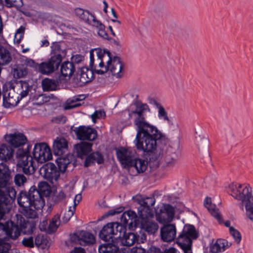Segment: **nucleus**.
Masks as SVG:
<instances>
[{
    "instance_id": "obj_1",
    "label": "nucleus",
    "mask_w": 253,
    "mask_h": 253,
    "mask_svg": "<svg viewBox=\"0 0 253 253\" xmlns=\"http://www.w3.org/2000/svg\"><path fill=\"white\" fill-rule=\"evenodd\" d=\"M134 106L133 110H129L128 116L133 120L136 127L135 146L138 150L151 153L157 159L164 155L169 139L155 126L147 122L145 113L150 111L147 104L137 101Z\"/></svg>"
},
{
    "instance_id": "obj_2",
    "label": "nucleus",
    "mask_w": 253,
    "mask_h": 253,
    "mask_svg": "<svg viewBox=\"0 0 253 253\" xmlns=\"http://www.w3.org/2000/svg\"><path fill=\"white\" fill-rule=\"evenodd\" d=\"M16 195L15 189L8 187L5 192L0 189V220L2 219L5 213L9 211L11 208V204ZM35 225L26 220L21 215L17 216V222L11 220L7 221L4 224L0 222V240H16L20 235L21 232L24 234H30L33 233Z\"/></svg>"
},
{
    "instance_id": "obj_3",
    "label": "nucleus",
    "mask_w": 253,
    "mask_h": 253,
    "mask_svg": "<svg viewBox=\"0 0 253 253\" xmlns=\"http://www.w3.org/2000/svg\"><path fill=\"white\" fill-rule=\"evenodd\" d=\"M18 205L22 207L23 214L27 218L34 219L38 217L37 211L44 206L42 198L35 186H32L28 192L21 191L17 196Z\"/></svg>"
},
{
    "instance_id": "obj_4",
    "label": "nucleus",
    "mask_w": 253,
    "mask_h": 253,
    "mask_svg": "<svg viewBox=\"0 0 253 253\" xmlns=\"http://www.w3.org/2000/svg\"><path fill=\"white\" fill-rule=\"evenodd\" d=\"M228 192L235 199L241 201L242 209L244 206L247 216L253 222V196L251 188L232 183L229 185Z\"/></svg>"
},
{
    "instance_id": "obj_5",
    "label": "nucleus",
    "mask_w": 253,
    "mask_h": 253,
    "mask_svg": "<svg viewBox=\"0 0 253 253\" xmlns=\"http://www.w3.org/2000/svg\"><path fill=\"white\" fill-rule=\"evenodd\" d=\"M52 148L54 155L59 156L56 160L58 169L62 173H64L73 158V155L70 154H67L65 157H61L68 151V142L63 138L57 137L53 142Z\"/></svg>"
},
{
    "instance_id": "obj_6",
    "label": "nucleus",
    "mask_w": 253,
    "mask_h": 253,
    "mask_svg": "<svg viewBox=\"0 0 253 253\" xmlns=\"http://www.w3.org/2000/svg\"><path fill=\"white\" fill-rule=\"evenodd\" d=\"M126 230V227L118 222H111L105 225L100 231L99 236L105 241L113 240V239L121 238Z\"/></svg>"
},
{
    "instance_id": "obj_7",
    "label": "nucleus",
    "mask_w": 253,
    "mask_h": 253,
    "mask_svg": "<svg viewBox=\"0 0 253 253\" xmlns=\"http://www.w3.org/2000/svg\"><path fill=\"white\" fill-rule=\"evenodd\" d=\"M197 237V233L194 226L191 225H186L182 232L177 238L176 243L184 252L192 250V239H196Z\"/></svg>"
},
{
    "instance_id": "obj_8",
    "label": "nucleus",
    "mask_w": 253,
    "mask_h": 253,
    "mask_svg": "<svg viewBox=\"0 0 253 253\" xmlns=\"http://www.w3.org/2000/svg\"><path fill=\"white\" fill-rule=\"evenodd\" d=\"M16 157L18 159L17 167L22 169V171L25 174L30 175L35 172L34 162L32 157L29 155L28 151L19 149L16 153Z\"/></svg>"
},
{
    "instance_id": "obj_9",
    "label": "nucleus",
    "mask_w": 253,
    "mask_h": 253,
    "mask_svg": "<svg viewBox=\"0 0 253 253\" xmlns=\"http://www.w3.org/2000/svg\"><path fill=\"white\" fill-rule=\"evenodd\" d=\"M95 52L97 56L96 61H99V68H100L96 70V73L103 75L108 71V67L113 61V57L112 56L111 53L106 49H95Z\"/></svg>"
},
{
    "instance_id": "obj_10",
    "label": "nucleus",
    "mask_w": 253,
    "mask_h": 253,
    "mask_svg": "<svg viewBox=\"0 0 253 253\" xmlns=\"http://www.w3.org/2000/svg\"><path fill=\"white\" fill-rule=\"evenodd\" d=\"M33 155L38 162L43 163L52 159L50 149L45 143H37L35 145Z\"/></svg>"
},
{
    "instance_id": "obj_11",
    "label": "nucleus",
    "mask_w": 253,
    "mask_h": 253,
    "mask_svg": "<svg viewBox=\"0 0 253 253\" xmlns=\"http://www.w3.org/2000/svg\"><path fill=\"white\" fill-rule=\"evenodd\" d=\"M62 60V57L59 55L51 56L47 60L39 65V70L42 74L49 75L58 69Z\"/></svg>"
},
{
    "instance_id": "obj_12",
    "label": "nucleus",
    "mask_w": 253,
    "mask_h": 253,
    "mask_svg": "<svg viewBox=\"0 0 253 253\" xmlns=\"http://www.w3.org/2000/svg\"><path fill=\"white\" fill-rule=\"evenodd\" d=\"M117 158L125 168L131 167V164L136 156V152L124 148L118 150L116 152Z\"/></svg>"
},
{
    "instance_id": "obj_13",
    "label": "nucleus",
    "mask_w": 253,
    "mask_h": 253,
    "mask_svg": "<svg viewBox=\"0 0 253 253\" xmlns=\"http://www.w3.org/2000/svg\"><path fill=\"white\" fill-rule=\"evenodd\" d=\"M77 138L81 140L93 141L97 136V131L91 127L85 126H80L74 130Z\"/></svg>"
},
{
    "instance_id": "obj_14",
    "label": "nucleus",
    "mask_w": 253,
    "mask_h": 253,
    "mask_svg": "<svg viewBox=\"0 0 253 253\" xmlns=\"http://www.w3.org/2000/svg\"><path fill=\"white\" fill-rule=\"evenodd\" d=\"M40 172L45 179L51 182L54 180L57 181L60 175V172H62L59 169V170L57 169L54 164L51 163L44 165L41 168Z\"/></svg>"
},
{
    "instance_id": "obj_15",
    "label": "nucleus",
    "mask_w": 253,
    "mask_h": 253,
    "mask_svg": "<svg viewBox=\"0 0 253 253\" xmlns=\"http://www.w3.org/2000/svg\"><path fill=\"white\" fill-rule=\"evenodd\" d=\"M80 73L73 79V81L77 86H83L93 79V73L92 69L84 67L80 69Z\"/></svg>"
},
{
    "instance_id": "obj_16",
    "label": "nucleus",
    "mask_w": 253,
    "mask_h": 253,
    "mask_svg": "<svg viewBox=\"0 0 253 253\" xmlns=\"http://www.w3.org/2000/svg\"><path fill=\"white\" fill-rule=\"evenodd\" d=\"M20 99L15 89L10 88L3 94V106L6 108H11L17 105Z\"/></svg>"
},
{
    "instance_id": "obj_17",
    "label": "nucleus",
    "mask_w": 253,
    "mask_h": 253,
    "mask_svg": "<svg viewBox=\"0 0 253 253\" xmlns=\"http://www.w3.org/2000/svg\"><path fill=\"white\" fill-rule=\"evenodd\" d=\"M125 64L122 59L119 56H114L113 61L108 67V71H110L112 76L117 78L123 77L124 73Z\"/></svg>"
},
{
    "instance_id": "obj_18",
    "label": "nucleus",
    "mask_w": 253,
    "mask_h": 253,
    "mask_svg": "<svg viewBox=\"0 0 253 253\" xmlns=\"http://www.w3.org/2000/svg\"><path fill=\"white\" fill-rule=\"evenodd\" d=\"M5 141L11 147L17 148L26 144L27 140L26 137L20 132L6 134L4 136Z\"/></svg>"
},
{
    "instance_id": "obj_19",
    "label": "nucleus",
    "mask_w": 253,
    "mask_h": 253,
    "mask_svg": "<svg viewBox=\"0 0 253 253\" xmlns=\"http://www.w3.org/2000/svg\"><path fill=\"white\" fill-rule=\"evenodd\" d=\"M155 200L154 197H147L140 201V207L138 208V215L148 216H154V213L151 207L154 205Z\"/></svg>"
},
{
    "instance_id": "obj_20",
    "label": "nucleus",
    "mask_w": 253,
    "mask_h": 253,
    "mask_svg": "<svg viewBox=\"0 0 253 253\" xmlns=\"http://www.w3.org/2000/svg\"><path fill=\"white\" fill-rule=\"evenodd\" d=\"M121 222L125 225L128 224L129 228L136 227L140 220L136 213L132 211L124 212L121 217Z\"/></svg>"
},
{
    "instance_id": "obj_21",
    "label": "nucleus",
    "mask_w": 253,
    "mask_h": 253,
    "mask_svg": "<svg viewBox=\"0 0 253 253\" xmlns=\"http://www.w3.org/2000/svg\"><path fill=\"white\" fill-rule=\"evenodd\" d=\"M153 217L148 216V215L139 216L140 219L139 223H140L142 228L149 234H154L157 231L159 228L158 224L151 219Z\"/></svg>"
},
{
    "instance_id": "obj_22",
    "label": "nucleus",
    "mask_w": 253,
    "mask_h": 253,
    "mask_svg": "<svg viewBox=\"0 0 253 253\" xmlns=\"http://www.w3.org/2000/svg\"><path fill=\"white\" fill-rule=\"evenodd\" d=\"M176 228L172 224L164 225L161 229V239L164 242H171L173 241L176 236Z\"/></svg>"
},
{
    "instance_id": "obj_23",
    "label": "nucleus",
    "mask_w": 253,
    "mask_h": 253,
    "mask_svg": "<svg viewBox=\"0 0 253 253\" xmlns=\"http://www.w3.org/2000/svg\"><path fill=\"white\" fill-rule=\"evenodd\" d=\"M11 178V170L8 166L0 163V188H5L9 185Z\"/></svg>"
},
{
    "instance_id": "obj_24",
    "label": "nucleus",
    "mask_w": 253,
    "mask_h": 253,
    "mask_svg": "<svg viewBox=\"0 0 253 253\" xmlns=\"http://www.w3.org/2000/svg\"><path fill=\"white\" fill-rule=\"evenodd\" d=\"M174 215V210L173 207L169 204L164 205L161 212L158 216V220L160 223L170 222Z\"/></svg>"
},
{
    "instance_id": "obj_25",
    "label": "nucleus",
    "mask_w": 253,
    "mask_h": 253,
    "mask_svg": "<svg viewBox=\"0 0 253 253\" xmlns=\"http://www.w3.org/2000/svg\"><path fill=\"white\" fill-rule=\"evenodd\" d=\"M92 146L91 143L85 142L76 144L74 148L78 157L82 159L86 158V157L92 150Z\"/></svg>"
},
{
    "instance_id": "obj_26",
    "label": "nucleus",
    "mask_w": 253,
    "mask_h": 253,
    "mask_svg": "<svg viewBox=\"0 0 253 253\" xmlns=\"http://www.w3.org/2000/svg\"><path fill=\"white\" fill-rule=\"evenodd\" d=\"M15 89L17 95L19 96L20 100L29 95L32 89V86L30 85L26 81H20L16 84V86L13 88Z\"/></svg>"
},
{
    "instance_id": "obj_27",
    "label": "nucleus",
    "mask_w": 253,
    "mask_h": 253,
    "mask_svg": "<svg viewBox=\"0 0 253 253\" xmlns=\"http://www.w3.org/2000/svg\"><path fill=\"white\" fill-rule=\"evenodd\" d=\"M75 15L85 23L90 25L96 17L88 10L77 7L74 9Z\"/></svg>"
},
{
    "instance_id": "obj_28",
    "label": "nucleus",
    "mask_w": 253,
    "mask_h": 253,
    "mask_svg": "<svg viewBox=\"0 0 253 253\" xmlns=\"http://www.w3.org/2000/svg\"><path fill=\"white\" fill-rule=\"evenodd\" d=\"M13 59V55L10 49L0 44V65L5 66L9 64Z\"/></svg>"
},
{
    "instance_id": "obj_29",
    "label": "nucleus",
    "mask_w": 253,
    "mask_h": 253,
    "mask_svg": "<svg viewBox=\"0 0 253 253\" xmlns=\"http://www.w3.org/2000/svg\"><path fill=\"white\" fill-rule=\"evenodd\" d=\"M204 205L211 214L220 223H221L222 219L220 216L219 210L216 207L214 204L211 203V200L210 198L207 197L205 199Z\"/></svg>"
},
{
    "instance_id": "obj_30",
    "label": "nucleus",
    "mask_w": 253,
    "mask_h": 253,
    "mask_svg": "<svg viewBox=\"0 0 253 253\" xmlns=\"http://www.w3.org/2000/svg\"><path fill=\"white\" fill-rule=\"evenodd\" d=\"M138 236L136 234L131 232L126 233L125 231L119 238L122 245L130 247L138 241Z\"/></svg>"
},
{
    "instance_id": "obj_31",
    "label": "nucleus",
    "mask_w": 253,
    "mask_h": 253,
    "mask_svg": "<svg viewBox=\"0 0 253 253\" xmlns=\"http://www.w3.org/2000/svg\"><path fill=\"white\" fill-rule=\"evenodd\" d=\"M94 162H97L98 164H102L104 162L103 156L99 152H95L88 155L86 157L84 163L85 167H88Z\"/></svg>"
},
{
    "instance_id": "obj_32",
    "label": "nucleus",
    "mask_w": 253,
    "mask_h": 253,
    "mask_svg": "<svg viewBox=\"0 0 253 253\" xmlns=\"http://www.w3.org/2000/svg\"><path fill=\"white\" fill-rule=\"evenodd\" d=\"M14 154L13 149L6 144H2L0 146V160L7 162L11 160Z\"/></svg>"
},
{
    "instance_id": "obj_33",
    "label": "nucleus",
    "mask_w": 253,
    "mask_h": 253,
    "mask_svg": "<svg viewBox=\"0 0 253 253\" xmlns=\"http://www.w3.org/2000/svg\"><path fill=\"white\" fill-rule=\"evenodd\" d=\"M229 246L226 240L218 239L216 242L210 247L211 253H219L224 252Z\"/></svg>"
},
{
    "instance_id": "obj_34",
    "label": "nucleus",
    "mask_w": 253,
    "mask_h": 253,
    "mask_svg": "<svg viewBox=\"0 0 253 253\" xmlns=\"http://www.w3.org/2000/svg\"><path fill=\"white\" fill-rule=\"evenodd\" d=\"M147 167L148 162L147 160L136 158L135 156L134 161L132 162L131 167H134L138 173H141L145 171Z\"/></svg>"
},
{
    "instance_id": "obj_35",
    "label": "nucleus",
    "mask_w": 253,
    "mask_h": 253,
    "mask_svg": "<svg viewBox=\"0 0 253 253\" xmlns=\"http://www.w3.org/2000/svg\"><path fill=\"white\" fill-rule=\"evenodd\" d=\"M75 71V67L73 62L66 61L61 65L60 72L64 77H71Z\"/></svg>"
},
{
    "instance_id": "obj_36",
    "label": "nucleus",
    "mask_w": 253,
    "mask_h": 253,
    "mask_svg": "<svg viewBox=\"0 0 253 253\" xmlns=\"http://www.w3.org/2000/svg\"><path fill=\"white\" fill-rule=\"evenodd\" d=\"M42 85L44 91H54L57 89L58 82L54 79L45 78L42 81Z\"/></svg>"
},
{
    "instance_id": "obj_37",
    "label": "nucleus",
    "mask_w": 253,
    "mask_h": 253,
    "mask_svg": "<svg viewBox=\"0 0 253 253\" xmlns=\"http://www.w3.org/2000/svg\"><path fill=\"white\" fill-rule=\"evenodd\" d=\"M75 235L77 236L79 241L83 242L84 245L92 244L95 242V238L93 234L85 231H81Z\"/></svg>"
},
{
    "instance_id": "obj_38",
    "label": "nucleus",
    "mask_w": 253,
    "mask_h": 253,
    "mask_svg": "<svg viewBox=\"0 0 253 253\" xmlns=\"http://www.w3.org/2000/svg\"><path fill=\"white\" fill-rule=\"evenodd\" d=\"M90 25L97 29V33L100 37L104 39H108L109 36L105 30V26L100 21L95 18Z\"/></svg>"
},
{
    "instance_id": "obj_39",
    "label": "nucleus",
    "mask_w": 253,
    "mask_h": 253,
    "mask_svg": "<svg viewBox=\"0 0 253 253\" xmlns=\"http://www.w3.org/2000/svg\"><path fill=\"white\" fill-rule=\"evenodd\" d=\"M119 247L113 244H105L98 247L99 253H118Z\"/></svg>"
},
{
    "instance_id": "obj_40",
    "label": "nucleus",
    "mask_w": 253,
    "mask_h": 253,
    "mask_svg": "<svg viewBox=\"0 0 253 253\" xmlns=\"http://www.w3.org/2000/svg\"><path fill=\"white\" fill-rule=\"evenodd\" d=\"M60 224V216L58 214L55 215L50 221L47 227V233L51 234L55 232Z\"/></svg>"
},
{
    "instance_id": "obj_41",
    "label": "nucleus",
    "mask_w": 253,
    "mask_h": 253,
    "mask_svg": "<svg viewBox=\"0 0 253 253\" xmlns=\"http://www.w3.org/2000/svg\"><path fill=\"white\" fill-rule=\"evenodd\" d=\"M38 188H37V190L40 193L42 198H43V196H48L50 194V191L49 190V187L48 183L45 181H42L39 183Z\"/></svg>"
},
{
    "instance_id": "obj_42",
    "label": "nucleus",
    "mask_w": 253,
    "mask_h": 253,
    "mask_svg": "<svg viewBox=\"0 0 253 253\" xmlns=\"http://www.w3.org/2000/svg\"><path fill=\"white\" fill-rule=\"evenodd\" d=\"M12 73L14 78H21L25 77L27 75L28 70L22 66L17 65L12 69Z\"/></svg>"
},
{
    "instance_id": "obj_43",
    "label": "nucleus",
    "mask_w": 253,
    "mask_h": 253,
    "mask_svg": "<svg viewBox=\"0 0 253 253\" xmlns=\"http://www.w3.org/2000/svg\"><path fill=\"white\" fill-rule=\"evenodd\" d=\"M176 156L174 153H167L165 157V166L169 168L174 167L176 164Z\"/></svg>"
},
{
    "instance_id": "obj_44",
    "label": "nucleus",
    "mask_w": 253,
    "mask_h": 253,
    "mask_svg": "<svg viewBox=\"0 0 253 253\" xmlns=\"http://www.w3.org/2000/svg\"><path fill=\"white\" fill-rule=\"evenodd\" d=\"M157 109L158 110V117L160 119L168 121L169 124L172 125V123L169 119L168 113L164 107L161 105Z\"/></svg>"
},
{
    "instance_id": "obj_45",
    "label": "nucleus",
    "mask_w": 253,
    "mask_h": 253,
    "mask_svg": "<svg viewBox=\"0 0 253 253\" xmlns=\"http://www.w3.org/2000/svg\"><path fill=\"white\" fill-rule=\"evenodd\" d=\"M66 198V195L65 193L62 190H60L54 195L53 197V200L55 204L63 202L65 203Z\"/></svg>"
},
{
    "instance_id": "obj_46",
    "label": "nucleus",
    "mask_w": 253,
    "mask_h": 253,
    "mask_svg": "<svg viewBox=\"0 0 253 253\" xmlns=\"http://www.w3.org/2000/svg\"><path fill=\"white\" fill-rule=\"evenodd\" d=\"M5 6L7 7L18 8L23 5L22 0H4Z\"/></svg>"
},
{
    "instance_id": "obj_47",
    "label": "nucleus",
    "mask_w": 253,
    "mask_h": 253,
    "mask_svg": "<svg viewBox=\"0 0 253 253\" xmlns=\"http://www.w3.org/2000/svg\"><path fill=\"white\" fill-rule=\"evenodd\" d=\"M21 243L24 247L29 248H33L35 246L34 238L32 236L24 237Z\"/></svg>"
},
{
    "instance_id": "obj_48",
    "label": "nucleus",
    "mask_w": 253,
    "mask_h": 253,
    "mask_svg": "<svg viewBox=\"0 0 253 253\" xmlns=\"http://www.w3.org/2000/svg\"><path fill=\"white\" fill-rule=\"evenodd\" d=\"M14 181L16 185L21 186L26 182L27 178L23 174L18 173L15 175Z\"/></svg>"
},
{
    "instance_id": "obj_49",
    "label": "nucleus",
    "mask_w": 253,
    "mask_h": 253,
    "mask_svg": "<svg viewBox=\"0 0 253 253\" xmlns=\"http://www.w3.org/2000/svg\"><path fill=\"white\" fill-rule=\"evenodd\" d=\"M7 241L4 239L0 240V253H9L11 245L6 242Z\"/></svg>"
},
{
    "instance_id": "obj_50",
    "label": "nucleus",
    "mask_w": 253,
    "mask_h": 253,
    "mask_svg": "<svg viewBox=\"0 0 253 253\" xmlns=\"http://www.w3.org/2000/svg\"><path fill=\"white\" fill-rule=\"evenodd\" d=\"M51 53L54 54L53 56L59 55L62 57L61 53H64L63 51L61 49L60 44L58 42H53L51 46Z\"/></svg>"
},
{
    "instance_id": "obj_51",
    "label": "nucleus",
    "mask_w": 253,
    "mask_h": 253,
    "mask_svg": "<svg viewBox=\"0 0 253 253\" xmlns=\"http://www.w3.org/2000/svg\"><path fill=\"white\" fill-rule=\"evenodd\" d=\"M46 242L47 240L42 234H38L34 240L35 245L38 247L42 244H46Z\"/></svg>"
},
{
    "instance_id": "obj_52",
    "label": "nucleus",
    "mask_w": 253,
    "mask_h": 253,
    "mask_svg": "<svg viewBox=\"0 0 253 253\" xmlns=\"http://www.w3.org/2000/svg\"><path fill=\"white\" fill-rule=\"evenodd\" d=\"M229 231L237 243L239 244L241 240V235L240 232L233 227H229Z\"/></svg>"
},
{
    "instance_id": "obj_53",
    "label": "nucleus",
    "mask_w": 253,
    "mask_h": 253,
    "mask_svg": "<svg viewBox=\"0 0 253 253\" xmlns=\"http://www.w3.org/2000/svg\"><path fill=\"white\" fill-rule=\"evenodd\" d=\"M22 62L26 66H29L33 68H37L38 67L39 64L37 63L34 60L28 58L26 57H24L22 58Z\"/></svg>"
},
{
    "instance_id": "obj_54",
    "label": "nucleus",
    "mask_w": 253,
    "mask_h": 253,
    "mask_svg": "<svg viewBox=\"0 0 253 253\" xmlns=\"http://www.w3.org/2000/svg\"><path fill=\"white\" fill-rule=\"evenodd\" d=\"M75 210L72 207H70L69 210L66 211L62 217V221L64 223H67L74 214Z\"/></svg>"
},
{
    "instance_id": "obj_55",
    "label": "nucleus",
    "mask_w": 253,
    "mask_h": 253,
    "mask_svg": "<svg viewBox=\"0 0 253 253\" xmlns=\"http://www.w3.org/2000/svg\"><path fill=\"white\" fill-rule=\"evenodd\" d=\"M105 116V113L104 111L102 110H97L95 111L94 113H93L91 117L92 119L93 122H95V120L97 119H99L103 116Z\"/></svg>"
},
{
    "instance_id": "obj_56",
    "label": "nucleus",
    "mask_w": 253,
    "mask_h": 253,
    "mask_svg": "<svg viewBox=\"0 0 253 253\" xmlns=\"http://www.w3.org/2000/svg\"><path fill=\"white\" fill-rule=\"evenodd\" d=\"M85 98V96L84 94H81L78 96H74L72 98L69 99L67 101L70 103H76L78 101H82Z\"/></svg>"
},
{
    "instance_id": "obj_57",
    "label": "nucleus",
    "mask_w": 253,
    "mask_h": 253,
    "mask_svg": "<svg viewBox=\"0 0 253 253\" xmlns=\"http://www.w3.org/2000/svg\"><path fill=\"white\" fill-rule=\"evenodd\" d=\"M84 59V56L80 54H77L76 55L73 56L72 57V62H74L76 63H80Z\"/></svg>"
},
{
    "instance_id": "obj_58",
    "label": "nucleus",
    "mask_w": 253,
    "mask_h": 253,
    "mask_svg": "<svg viewBox=\"0 0 253 253\" xmlns=\"http://www.w3.org/2000/svg\"><path fill=\"white\" fill-rule=\"evenodd\" d=\"M81 104L80 103H70L67 101V103L65 106V110H69L71 109H73L75 108L78 107L80 106Z\"/></svg>"
},
{
    "instance_id": "obj_59",
    "label": "nucleus",
    "mask_w": 253,
    "mask_h": 253,
    "mask_svg": "<svg viewBox=\"0 0 253 253\" xmlns=\"http://www.w3.org/2000/svg\"><path fill=\"white\" fill-rule=\"evenodd\" d=\"M82 200V195L81 194H77L74 198V206L72 207L73 209L76 210V206L79 204Z\"/></svg>"
},
{
    "instance_id": "obj_60",
    "label": "nucleus",
    "mask_w": 253,
    "mask_h": 253,
    "mask_svg": "<svg viewBox=\"0 0 253 253\" xmlns=\"http://www.w3.org/2000/svg\"><path fill=\"white\" fill-rule=\"evenodd\" d=\"M123 210H124L123 208L120 207L115 210L109 211H108V212L107 213V214L109 215H114L117 213L121 212L122 211H123Z\"/></svg>"
},
{
    "instance_id": "obj_61",
    "label": "nucleus",
    "mask_w": 253,
    "mask_h": 253,
    "mask_svg": "<svg viewBox=\"0 0 253 253\" xmlns=\"http://www.w3.org/2000/svg\"><path fill=\"white\" fill-rule=\"evenodd\" d=\"M148 253H163L159 248H157L155 246H152L149 249V250L148 251Z\"/></svg>"
},
{
    "instance_id": "obj_62",
    "label": "nucleus",
    "mask_w": 253,
    "mask_h": 253,
    "mask_svg": "<svg viewBox=\"0 0 253 253\" xmlns=\"http://www.w3.org/2000/svg\"><path fill=\"white\" fill-rule=\"evenodd\" d=\"M164 253H180L179 251L174 248H170L168 249H166Z\"/></svg>"
},
{
    "instance_id": "obj_63",
    "label": "nucleus",
    "mask_w": 253,
    "mask_h": 253,
    "mask_svg": "<svg viewBox=\"0 0 253 253\" xmlns=\"http://www.w3.org/2000/svg\"><path fill=\"white\" fill-rule=\"evenodd\" d=\"M70 253H85V251L81 247L75 248L73 251H71Z\"/></svg>"
},
{
    "instance_id": "obj_64",
    "label": "nucleus",
    "mask_w": 253,
    "mask_h": 253,
    "mask_svg": "<svg viewBox=\"0 0 253 253\" xmlns=\"http://www.w3.org/2000/svg\"><path fill=\"white\" fill-rule=\"evenodd\" d=\"M131 253H145V251L142 248H133L131 249Z\"/></svg>"
}]
</instances>
